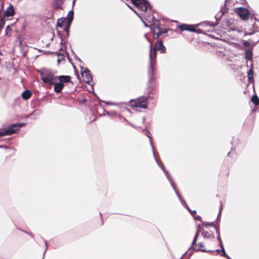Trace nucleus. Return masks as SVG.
<instances>
[{"instance_id":"12","label":"nucleus","mask_w":259,"mask_h":259,"mask_svg":"<svg viewBox=\"0 0 259 259\" xmlns=\"http://www.w3.org/2000/svg\"><path fill=\"white\" fill-rule=\"evenodd\" d=\"M66 23L67 22H66L65 18H60L57 20V26L60 28H62Z\"/></svg>"},{"instance_id":"30","label":"nucleus","mask_w":259,"mask_h":259,"mask_svg":"<svg viewBox=\"0 0 259 259\" xmlns=\"http://www.w3.org/2000/svg\"><path fill=\"white\" fill-rule=\"evenodd\" d=\"M218 239L220 240V243L221 245H222V240H221L220 236L218 237Z\"/></svg>"},{"instance_id":"6","label":"nucleus","mask_w":259,"mask_h":259,"mask_svg":"<svg viewBox=\"0 0 259 259\" xmlns=\"http://www.w3.org/2000/svg\"><path fill=\"white\" fill-rule=\"evenodd\" d=\"M81 75L83 80L88 83H90L92 80V77L90 74V71L88 69H85L81 71Z\"/></svg>"},{"instance_id":"23","label":"nucleus","mask_w":259,"mask_h":259,"mask_svg":"<svg viewBox=\"0 0 259 259\" xmlns=\"http://www.w3.org/2000/svg\"><path fill=\"white\" fill-rule=\"evenodd\" d=\"M221 248H222V255L226 257L228 259H231L229 256H228L225 253V249L223 246V245H221Z\"/></svg>"},{"instance_id":"14","label":"nucleus","mask_w":259,"mask_h":259,"mask_svg":"<svg viewBox=\"0 0 259 259\" xmlns=\"http://www.w3.org/2000/svg\"><path fill=\"white\" fill-rule=\"evenodd\" d=\"M31 93L28 90L25 91L22 94V97L24 100L28 99L31 97Z\"/></svg>"},{"instance_id":"4","label":"nucleus","mask_w":259,"mask_h":259,"mask_svg":"<svg viewBox=\"0 0 259 259\" xmlns=\"http://www.w3.org/2000/svg\"><path fill=\"white\" fill-rule=\"evenodd\" d=\"M132 107L145 109L147 108V100L144 97L139 98L136 101L131 102Z\"/></svg>"},{"instance_id":"10","label":"nucleus","mask_w":259,"mask_h":259,"mask_svg":"<svg viewBox=\"0 0 259 259\" xmlns=\"http://www.w3.org/2000/svg\"><path fill=\"white\" fill-rule=\"evenodd\" d=\"M15 12L13 7L10 5L6 10L4 16L12 17L14 15Z\"/></svg>"},{"instance_id":"15","label":"nucleus","mask_w":259,"mask_h":259,"mask_svg":"<svg viewBox=\"0 0 259 259\" xmlns=\"http://www.w3.org/2000/svg\"><path fill=\"white\" fill-rule=\"evenodd\" d=\"M252 55V51L248 49L246 51L245 58L247 60H251Z\"/></svg>"},{"instance_id":"1","label":"nucleus","mask_w":259,"mask_h":259,"mask_svg":"<svg viewBox=\"0 0 259 259\" xmlns=\"http://www.w3.org/2000/svg\"><path fill=\"white\" fill-rule=\"evenodd\" d=\"M41 78L44 82L49 84H53L54 83L56 77L53 73L48 71H44L40 73Z\"/></svg>"},{"instance_id":"7","label":"nucleus","mask_w":259,"mask_h":259,"mask_svg":"<svg viewBox=\"0 0 259 259\" xmlns=\"http://www.w3.org/2000/svg\"><path fill=\"white\" fill-rule=\"evenodd\" d=\"M58 79L62 84L64 85V83L71 81V77L68 75H61L58 76Z\"/></svg>"},{"instance_id":"25","label":"nucleus","mask_w":259,"mask_h":259,"mask_svg":"<svg viewBox=\"0 0 259 259\" xmlns=\"http://www.w3.org/2000/svg\"><path fill=\"white\" fill-rule=\"evenodd\" d=\"M202 224L204 226H213V223H207V222H202Z\"/></svg>"},{"instance_id":"21","label":"nucleus","mask_w":259,"mask_h":259,"mask_svg":"<svg viewBox=\"0 0 259 259\" xmlns=\"http://www.w3.org/2000/svg\"><path fill=\"white\" fill-rule=\"evenodd\" d=\"M252 101L255 104H259V99L256 96H253L251 99Z\"/></svg>"},{"instance_id":"18","label":"nucleus","mask_w":259,"mask_h":259,"mask_svg":"<svg viewBox=\"0 0 259 259\" xmlns=\"http://www.w3.org/2000/svg\"><path fill=\"white\" fill-rule=\"evenodd\" d=\"M70 25V23H66V24H65V26L62 28L65 31L67 35H68L69 34V29Z\"/></svg>"},{"instance_id":"13","label":"nucleus","mask_w":259,"mask_h":259,"mask_svg":"<svg viewBox=\"0 0 259 259\" xmlns=\"http://www.w3.org/2000/svg\"><path fill=\"white\" fill-rule=\"evenodd\" d=\"M152 31L153 33L154 37L156 36V38L158 37V36L162 33L159 27H156L153 28L152 29Z\"/></svg>"},{"instance_id":"11","label":"nucleus","mask_w":259,"mask_h":259,"mask_svg":"<svg viewBox=\"0 0 259 259\" xmlns=\"http://www.w3.org/2000/svg\"><path fill=\"white\" fill-rule=\"evenodd\" d=\"M54 91L56 93H60L62 90L64 85L62 82L54 83Z\"/></svg>"},{"instance_id":"26","label":"nucleus","mask_w":259,"mask_h":259,"mask_svg":"<svg viewBox=\"0 0 259 259\" xmlns=\"http://www.w3.org/2000/svg\"><path fill=\"white\" fill-rule=\"evenodd\" d=\"M11 29H10V26H8L6 28V34L8 36H10L11 35Z\"/></svg>"},{"instance_id":"29","label":"nucleus","mask_w":259,"mask_h":259,"mask_svg":"<svg viewBox=\"0 0 259 259\" xmlns=\"http://www.w3.org/2000/svg\"><path fill=\"white\" fill-rule=\"evenodd\" d=\"M162 168L163 169L164 171L165 172V174H166V177H167V178L168 179L169 181H170V182L171 183V185H172V187H174L173 184H172V182H171V180H170V179H169V176H168V172H167V171H165V170L164 169V166H163V165H162Z\"/></svg>"},{"instance_id":"22","label":"nucleus","mask_w":259,"mask_h":259,"mask_svg":"<svg viewBox=\"0 0 259 259\" xmlns=\"http://www.w3.org/2000/svg\"><path fill=\"white\" fill-rule=\"evenodd\" d=\"M146 134L147 137L150 139V144H151V147L152 148L153 153H154V148H153V146L152 144V141H151V137L150 136V133L148 131H146Z\"/></svg>"},{"instance_id":"24","label":"nucleus","mask_w":259,"mask_h":259,"mask_svg":"<svg viewBox=\"0 0 259 259\" xmlns=\"http://www.w3.org/2000/svg\"><path fill=\"white\" fill-rule=\"evenodd\" d=\"M198 236H199V233L197 232L195 234V236L194 237V238L193 242H192L193 246H194V245H196V242L197 239V237H198Z\"/></svg>"},{"instance_id":"19","label":"nucleus","mask_w":259,"mask_h":259,"mask_svg":"<svg viewBox=\"0 0 259 259\" xmlns=\"http://www.w3.org/2000/svg\"><path fill=\"white\" fill-rule=\"evenodd\" d=\"M198 250H200V251H202L203 252L208 251L207 250H206L204 249V245L202 243H199L198 244Z\"/></svg>"},{"instance_id":"17","label":"nucleus","mask_w":259,"mask_h":259,"mask_svg":"<svg viewBox=\"0 0 259 259\" xmlns=\"http://www.w3.org/2000/svg\"><path fill=\"white\" fill-rule=\"evenodd\" d=\"M73 12L72 11H70L67 16V23H69L71 24V21L73 20Z\"/></svg>"},{"instance_id":"16","label":"nucleus","mask_w":259,"mask_h":259,"mask_svg":"<svg viewBox=\"0 0 259 259\" xmlns=\"http://www.w3.org/2000/svg\"><path fill=\"white\" fill-rule=\"evenodd\" d=\"M253 70L252 68L249 69L248 72L247 76L249 82H251L253 80Z\"/></svg>"},{"instance_id":"27","label":"nucleus","mask_w":259,"mask_h":259,"mask_svg":"<svg viewBox=\"0 0 259 259\" xmlns=\"http://www.w3.org/2000/svg\"><path fill=\"white\" fill-rule=\"evenodd\" d=\"M152 44L150 42V67L151 68L153 67V65L152 63V59H151V49H152Z\"/></svg>"},{"instance_id":"28","label":"nucleus","mask_w":259,"mask_h":259,"mask_svg":"<svg viewBox=\"0 0 259 259\" xmlns=\"http://www.w3.org/2000/svg\"><path fill=\"white\" fill-rule=\"evenodd\" d=\"M146 20L149 22H152L154 20V17L153 16H147Z\"/></svg>"},{"instance_id":"9","label":"nucleus","mask_w":259,"mask_h":259,"mask_svg":"<svg viewBox=\"0 0 259 259\" xmlns=\"http://www.w3.org/2000/svg\"><path fill=\"white\" fill-rule=\"evenodd\" d=\"M179 28L180 29H181L182 31L184 30H189L190 31H195V28L193 27V26L190 25H187V24H183L179 26Z\"/></svg>"},{"instance_id":"20","label":"nucleus","mask_w":259,"mask_h":259,"mask_svg":"<svg viewBox=\"0 0 259 259\" xmlns=\"http://www.w3.org/2000/svg\"><path fill=\"white\" fill-rule=\"evenodd\" d=\"M189 211L191 212V214L194 217V219L195 220H198L199 221H201V217L200 216L197 215L195 216V215L196 213V212L195 210L194 211H191L189 208H188Z\"/></svg>"},{"instance_id":"8","label":"nucleus","mask_w":259,"mask_h":259,"mask_svg":"<svg viewBox=\"0 0 259 259\" xmlns=\"http://www.w3.org/2000/svg\"><path fill=\"white\" fill-rule=\"evenodd\" d=\"M155 50H159L161 53H164L165 52V48L163 45L162 41H158L155 46Z\"/></svg>"},{"instance_id":"5","label":"nucleus","mask_w":259,"mask_h":259,"mask_svg":"<svg viewBox=\"0 0 259 259\" xmlns=\"http://www.w3.org/2000/svg\"><path fill=\"white\" fill-rule=\"evenodd\" d=\"M234 12L237 13L242 19L246 20L249 17V12L247 9L241 7L235 8Z\"/></svg>"},{"instance_id":"2","label":"nucleus","mask_w":259,"mask_h":259,"mask_svg":"<svg viewBox=\"0 0 259 259\" xmlns=\"http://www.w3.org/2000/svg\"><path fill=\"white\" fill-rule=\"evenodd\" d=\"M24 123L20 124H14L11 125L8 128L5 129L2 132H0V137L10 135L15 133L18 130L19 128L23 126Z\"/></svg>"},{"instance_id":"3","label":"nucleus","mask_w":259,"mask_h":259,"mask_svg":"<svg viewBox=\"0 0 259 259\" xmlns=\"http://www.w3.org/2000/svg\"><path fill=\"white\" fill-rule=\"evenodd\" d=\"M131 1L139 10L145 12L150 7L149 4L146 0H131Z\"/></svg>"}]
</instances>
